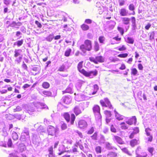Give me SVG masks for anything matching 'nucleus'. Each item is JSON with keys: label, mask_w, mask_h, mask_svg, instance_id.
Here are the masks:
<instances>
[{"label": "nucleus", "mask_w": 157, "mask_h": 157, "mask_svg": "<svg viewBox=\"0 0 157 157\" xmlns=\"http://www.w3.org/2000/svg\"><path fill=\"white\" fill-rule=\"evenodd\" d=\"M82 62H80L78 65V71L81 73L83 74L84 73L82 72V71L85 70L83 69H82Z\"/></svg>", "instance_id": "obj_24"}, {"label": "nucleus", "mask_w": 157, "mask_h": 157, "mask_svg": "<svg viewBox=\"0 0 157 157\" xmlns=\"http://www.w3.org/2000/svg\"><path fill=\"white\" fill-rule=\"evenodd\" d=\"M75 118V117L74 114L72 113L71 115V124H74V121Z\"/></svg>", "instance_id": "obj_40"}, {"label": "nucleus", "mask_w": 157, "mask_h": 157, "mask_svg": "<svg viewBox=\"0 0 157 157\" xmlns=\"http://www.w3.org/2000/svg\"><path fill=\"white\" fill-rule=\"evenodd\" d=\"M78 125L81 128H86L87 126V124L86 122L84 120H81L78 122Z\"/></svg>", "instance_id": "obj_13"}, {"label": "nucleus", "mask_w": 157, "mask_h": 157, "mask_svg": "<svg viewBox=\"0 0 157 157\" xmlns=\"http://www.w3.org/2000/svg\"><path fill=\"white\" fill-rule=\"evenodd\" d=\"M71 52V50L69 49L67 50L65 53V56H69Z\"/></svg>", "instance_id": "obj_51"}, {"label": "nucleus", "mask_w": 157, "mask_h": 157, "mask_svg": "<svg viewBox=\"0 0 157 157\" xmlns=\"http://www.w3.org/2000/svg\"><path fill=\"white\" fill-rule=\"evenodd\" d=\"M94 131V128L93 127H92L88 131L87 133L88 134H92Z\"/></svg>", "instance_id": "obj_58"}, {"label": "nucleus", "mask_w": 157, "mask_h": 157, "mask_svg": "<svg viewBox=\"0 0 157 157\" xmlns=\"http://www.w3.org/2000/svg\"><path fill=\"white\" fill-rule=\"evenodd\" d=\"M23 42V40L21 39L20 40H19L14 42V45H17L18 47H20L22 45Z\"/></svg>", "instance_id": "obj_30"}, {"label": "nucleus", "mask_w": 157, "mask_h": 157, "mask_svg": "<svg viewBox=\"0 0 157 157\" xmlns=\"http://www.w3.org/2000/svg\"><path fill=\"white\" fill-rule=\"evenodd\" d=\"M25 146L23 144H19L18 149L21 152H22L24 151L25 149Z\"/></svg>", "instance_id": "obj_25"}, {"label": "nucleus", "mask_w": 157, "mask_h": 157, "mask_svg": "<svg viewBox=\"0 0 157 157\" xmlns=\"http://www.w3.org/2000/svg\"><path fill=\"white\" fill-rule=\"evenodd\" d=\"M120 14L121 16H126L127 15L128 12L125 9L123 8L120 10L119 11Z\"/></svg>", "instance_id": "obj_21"}, {"label": "nucleus", "mask_w": 157, "mask_h": 157, "mask_svg": "<svg viewBox=\"0 0 157 157\" xmlns=\"http://www.w3.org/2000/svg\"><path fill=\"white\" fill-rule=\"evenodd\" d=\"M81 28L83 31H86L89 29V26L87 25L83 24L81 25Z\"/></svg>", "instance_id": "obj_32"}, {"label": "nucleus", "mask_w": 157, "mask_h": 157, "mask_svg": "<svg viewBox=\"0 0 157 157\" xmlns=\"http://www.w3.org/2000/svg\"><path fill=\"white\" fill-rule=\"evenodd\" d=\"M104 113L106 115V118L110 117L112 115L111 112L108 110H105L104 111Z\"/></svg>", "instance_id": "obj_35"}, {"label": "nucleus", "mask_w": 157, "mask_h": 157, "mask_svg": "<svg viewBox=\"0 0 157 157\" xmlns=\"http://www.w3.org/2000/svg\"><path fill=\"white\" fill-rule=\"evenodd\" d=\"M61 128L62 130L66 129L67 128V124L64 122L63 121L60 122Z\"/></svg>", "instance_id": "obj_28"}, {"label": "nucleus", "mask_w": 157, "mask_h": 157, "mask_svg": "<svg viewBox=\"0 0 157 157\" xmlns=\"http://www.w3.org/2000/svg\"><path fill=\"white\" fill-rule=\"evenodd\" d=\"M30 138L29 135L21 134L20 140L21 141L23 142H29L30 141Z\"/></svg>", "instance_id": "obj_12"}, {"label": "nucleus", "mask_w": 157, "mask_h": 157, "mask_svg": "<svg viewBox=\"0 0 157 157\" xmlns=\"http://www.w3.org/2000/svg\"><path fill=\"white\" fill-rule=\"evenodd\" d=\"M42 86L43 88L45 89H47L49 87L50 84L48 82H44L43 83Z\"/></svg>", "instance_id": "obj_37"}, {"label": "nucleus", "mask_w": 157, "mask_h": 157, "mask_svg": "<svg viewBox=\"0 0 157 157\" xmlns=\"http://www.w3.org/2000/svg\"><path fill=\"white\" fill-rule=\"evenodd\" d=\"M154 150V149L153 147H149L148 149V151L151 154V156L153 155V152Z\"/></svg>", "instance_id": "obj_54"}, {"label": "nucleus", "mask_w": 157, "mask_h": 157, "mask_svg": "<svg viewBox=\"0 0 157 157\" xmlns=\"http://www.w3.org/2000/svg\"><path fill=\"white\" fill-rule=\"evenodd\" d=\"M136 119L135 116H133L132 118L126 121V123L129 125H132L133 123L136 124Z\"/></svg>", "instance_id": "obj_17"}, {"label": "nucleus", "mask_w": 157, "mask_h": 157, "mask_svg": "<svg viewBox=\"0 0 157 157\" xmlns=\"http://www.w3.org/2000/svg\"><path fill=\"white\" fill-rule=\"evenodd\" d=\"M35 23L37 25L38 27L40 28H41L42 25L38 21H36Z\"/></svg>", "instance_id": "obj_63"}, {"label": "nucleus", "mask_w": 157, "mask_h": 157, "mask_svg": "<svg viewBox=\"0 0 157 157\" xmlns=\"http://www.w3.org/2000/svg\"><path fill=\"white\" fill-rule=\"evenodd\" d=\"M64 117L67 122H69L70 121V116L68 113H65L63 115Z\"/></svg>", "instance_id": "obj_29"}, {"label": "nucleus", "mask_w": 157, "mask_h": 157, "mask_svg": "<svg viewBox=\"0 0 157 157\" xmlns=\"http://www.w3.org/2000/svg\"><path fill=\"white\" fill-rule=\"evenodd\" d=\"M43 93L46 96H50L52 95V93L50 91H44L43 92Z\"/></svg>", "instance_id": "obj_44"}, {"label": "nucleus", "mask_w": 157, "mask_h": 157, "mask_svg": "<svg viewBox=\"0 0 157 157\" xmlns=\"http://www.w3.org/2000/svg\"><path fill=\"white\" fill-rule=\"evenodd\" d=\"M12 136L14 140H17L18 139V137L17 134L15 132H13L12 133Z\"/></svg>", "instance_id": "obj_36"}, {"label": "nucleus", "mask_w": 157, "mask_h": 157, "mask_svg": "<svg viewBox=\"0 0 157 157\" xmlns=\"http://www.w3.org/2000/svg\"><path fill=\"white\" fill-rule=\"evenodd\" d=\"M113 139V141L120 144H124V142L123 141L122 139L120 137L114 136Z\"/></svg>", "instance_id": "obj_11"}, {"label": "nucleus", "mask_w": 157, "mask_h": 157, "mask_svg": "<svg viewBox=\"0 0 157 157\" xmlns=\"http://www.w3.org/2000/svg\"><path fill=\"white\" fill-rule=\"evenodd\" d=\"M139 140L136 139H134L130 141L131 145L132 147H134L135 145L138 144Z\"/></svg>", "instance_id": "obj_27"}, {"label": "nucleus", "mask_w": 157, "mask_h": 157, "mask_svg": "<svg viewBox=\"0 0 157 157\" xmlns=\"http://www.w3.org/2000/svg\"><path fill=\"white\" fill-rule=\"evenodd\" d=\"M128 56V54L127 53H122L119 55L118 56L121 58H125Z\"/></svg>", "instance_id": "obj_49"}, {"label": "nucleus", "mask_w": 157, "mask_h": 157, "mask_svg": "<svg viewBox=\"0 0 157 157\" xmlns=\"http://www.w3.org/2000/svg\"><path fill=\"white\" fill-rule=\"evenodd\" d=\"M74 112L76 116H77L82 113V111L79 106H75L74 109Z\"/></svg>", "instance_id": "obj_19"}, {"label": "nucleus", "mask_w": 157, "mask_h": 157, "mask_svg": "<svg viewBox=\"0 0 157 157\" xmlns=\"http://www.w3.org/2000/svg\"><path fill=\"white\" fill-rule=\"evenodd\" d=\"M59 131V129L57 128H55L51 125H49L48 127L47 132L48 135L57 137L58 133H57Z\"/></svg>", "instance_id": "obj_2"}, {"label": "nucleus", "mask_w": 157, "mask_h": 157, "mask_svg": "<svg viewBox=\"0 0 157 157\" xmlns=\"http://www.w3.org/2000/svg\"><path fill=\"white\" fill-rule=\"evenodd\" d=\"M122 150L124 152L126 153L128 155H131V154L130 153V152L126 148H124L122 149Z\"/></svg>", "instance_id": "obj_46"}, {"label": "nucleus", "mask_w": 157, "mask_h": 157, "mask_svg": "<svg viewBox=\"0 0 157 157\" xmlns=\"http://www.w3.org/2000/svg\"><path fill=\"white\" fill-rule=\"evenodd\" d=\"M34 106L37 109H42L46 108L48 109V107L45 104L42 103L37 102L34 104Z\"/></svg>", "instance_id": "obj_10"}, {"label": "nucleus", "mask_w": 157, "mask_h": 157, "mask_svg": "<svg viewBox=\"0 0 157 157\" xmlns=\"http://www.w3.org/2000/svg\"><path fill=\"white\" fill-rule=\"evenodd\" d=\"M117 154L115 152H110L107 155V157H116Z\"/></svg>", "instance_id": "obj_33"}, {"label": "nucleus", "mask_w": 157, "mask_h": 157, "mask_svg": "<svg viewBox=\"0 0 157 157\" xmlns=\"http://www.w3.org/2000/svg\"><path fill=\"white\" fill-rule=\"evenodd\" d=\"M118 30L121 33V35H123L124 33V31L123 29L120 27H118L117 28Z\"/></svg>", "instance_id": "obj_60"}, {"label": "nucleus", "mask_w": 157, "mask_h": 157, "mask_svg": "<svg viewBox=\"0 0 157 157\" xmlns=\"http://www.w3.org/2000/svg\"><path fill=\"white\" fill-rule=\"evenodd\" d=\"M91 48V41L88 40L85 41L84 44H82L80 46V49L84 53L86 52V50L90 51Z\"/></svg>", "instance_id": "obj_1"}, {"label": "nucleus", "mask_w": 157, "mask_h": 157, "mask_svg": "<svg viewBox=\"0 0 157 157\" xmlns=\"http://www.w3.org/2000/svg\"><path fill=\"white\" fill-rule=\"evenodd\" d=\"M129 9L130 10H133L134 9V5L133 4H131L129 6Z\"/></svg>", "instance_id": "obj_59"}, {"label": "nucleus", "mask_w": 157, "mask_h": 157, "mask_svg": "<svg viewBox=\"0 0 157 157\" xmlns=\"http://www.w3.org/2000/svg\"><path fill=\"white\" fill-rule=\"evenodd\" d=\"M131 74L132 75H133L134 76L136 75L138 73V71L136 68H132L131 69Z\"/></svg>", "instance_id": "obj_38"}, {"label": "nucleus", "mask_w": 157, "mask_h": 157, "mask_svg": "<svg viewBox=\"0 0 157 157\" xmlns=\"http://www.w3.org/2000/svg\"><path fill=\"white\" fill-rule=\"evenodd\" d=\"M97 133L95 132L94 134L91 136V137L92 139L95 140H97Z\"/></svg>", "instance_id": "obj_52"}, {"label": "nucleus", "mask_w": 157, "mask_h": 157, "mask_svg": "<svg viewBox=\"0 0 157 157\" xmlns=\"http://www.w3.org/2000/svg\"><path fill=\"white\" fill-rule=\"evenodd\" d=\"M9 157H18L15 153H10L9 155Z\"/></svg>", "instance_id": "obj_64"}, {"label": "nucleus", "mask_w": 157, "mask_h": 157, "mask_svg": "<svg viewBox=\"0 0 157 157\" xmlns=\"http://www.w3.org/2000/svg\"><path fill=\"white\" fill-rule=\"evenodd\" d=\"M72 91V89L70 87H67L64 91H63V93H71Z\"/></svg>", "instance_id": "obj_50"}, {"label": "nucleus", "mask_w": 157, "mask_h": 157, "mask_svg": "<svg viewBox=\"0 0 157 157\" xmlns=\"http://www.w3.org/2000/svg\"><path fill=\"white\" fill-rule=\"evenodd\" d=\"M155 33L154 32H152L150 33L148 35H149V40H152L154 39Z\"/></svg>", "instance_id": "obj_34"}, {"label": "nucleus", "mask_w": 157, "mask_h": 157, "mask_svg": "<svg viewBox=\"0 0 157 157\" xmlns=\"http://www.w3.org/2000/svg\"><path fill=\"white\" fill-rule=\"evenodd\" d=\"M37 131L38 132L40 133L44 132V130L43 129V127L41 125H40L39 127L37 129Z\"/></svg>", "instance_id": "obj_42"}, {"label": "nucleus", "mask_w": 157, "mask_h": 157, "mask_svg": "<svg viewBox=\"0 0 157 157\" xmlns=\"http://www.w3.org/2000/svg\"><path fill=\"white\" fill-rule=\"evenodd\" d=\"M26 107L28 108V109H26V110L29 113V112H33L34 111V109L33 107H32L31 106L28 107L27 105H24V108L25 109Z\"/></svg>", "instance_id": "obj_22"}, {"label": "nucleus", "mask_w": 157, "mask_h": 157, "mask_svg": "<svg viewBox=\"0 0 157 157\" xmlns=\"http://www.w3.org/2000/svg\"><path fill=\"white\" fill-rule=\"evenodd\" d=\"M123 23L125 25H128L129 23L130 19L128 17H124L122 18Z\"/></svg>", "instance_id": "obj_26"}, {"label": "nucleus", "mask_w": 157, "mask_h": 157, "mask_svg": "<svg viewBox=\"0 0 157 157\" xmlns=\"http://www.w3.org/2000/svg\"><path fill=\"white\" fill-rule=\"evenodd\" d=\"M99 89V87L98 85L97 84H95L94 86V91H93V90H92V91H90V92H87V94L90 95H94L96 94Z\"/></svg>", "instance_id": "obj_14"}, {"label": "nucleus", "mask_w": 157, "mask_h": 157, "mask_svg": "<svg viewBox=\"0 0 157 157\" xmlns=\"http://www.w3.org/2000/svg\"><path fill=\"white\" fill-rule=\"evenodd\" d=\"M89 60L97 64L98 62L102 63L104 62V59L101 56H98L96 57L95 58L93 57H90L89 58Z\"/></svg>", "instance_id": "obj_6"}, {"label": "nucleus", "mask_w": 157, "mask_h": 157, "mask_svg": "<svg viewBox=\"0 0 157 157\" xmlns=\"http://www.w3.org/2000/svg\"><path fill=\"white\" fill-rule=\"evenodd\" d=\"M100 103L102 106L108 107L110 109H113L110 102L107 98H105L103 100H101Z\"/></svg>", "instance_id": "obj_4"}, {"label": "nucleus", "mask_w": 157, "mask_h": 157, "mask_svg": "<svg viewBox=\"0 0 157 157\" xmlns=\"http://www.w3.org/2000/svg\"><path fill=\"white\" fill-rule=\"evenodd\" d=\"M140 148L138 147L136 150V157H147V153L144 152H140Z\"/></svg>", "instance_id": "obj_9"}, {"label": "nucleus", "mask_w": 157, "mask_h": 157, "mask_svg": "<svg viewBox=\"0 0 157 157\" xmlns=\"http://www.w3.org/2000/svg\"><path fill=\"white\" fill-rule=\"evenodd\" d=\"M110 130L111 132H116V129L114 128L113 126L112 125L110 127Z\"/></svg>", "instance_id": "obj_61"}, {"label": "nucleus", "mask_w": 157, "mask_h": 157, "mask_svg": "<svg viewBox=\"0 0 157 157\" xmlns=\"http://www.w3.org/2000/svg\"><path fill=\"white\" fill-rule=\"evenodd\" d=\"M99 44L98 43H96L94 46L95 50L96 51H97L99 50Z\"/></svg>", "instance_id": "obj_57"}, {"label": "nucleus", "mask_w": 157, "mask_h": 157, "mask_svg": "<svg viewBox=\"0 0 157 157\" xmlns=\"http://www.w3.org/2000/svg\"><path fill=\"white\" fill-rule=\"evenodd\" d=\"M115 117L118 120H122L123 119L124 116L119 114L115 109L114 110Z\"/></svg>", "instance_id": "obj_18"}, {"label": "nucleus", "mask_w": 157, "mask_h": 157, "mask_svg": "<svg viewBox=\"0 0 157 157\" xmlns=\"http://www.w3.org/2000/svg\"><path fill=\"white\" fill-rule=\"evenodd\" d=\"M104 40V36H100L99 38V40L100 43H103Z\"/></svg>", "instance_id": "obj_62"}, {"label": "nucleus", "mask_w": 157, "mask_h": 157, "mask_svg": "<svg viewBox=\"0 0 157 157\" xmlns=\"http://www.w3.org/2000/svg\"><path fill=\"white\" fill-rule=\"evenodd\" d=\"M125 41L129 44H133L134 42V39L133 38L128 36L125 39Z\"/></svg>", "instance_id": "obj_20"}, {"label": "nucleus", "mask_w": 157, "mask_h": 157, "mask_svg": "<svg viewBox=\"0 0 157 157\" xmlns=\"http://www.w3.org/2000/svg\"><path fill=\"white\" fill-rule=\"evenodd\" d=\"M105 145L106 148L108 150H112L114 148V147L111 144L108 142H106L105 143Z\"/></svg>", "instance_id": "obj_23"}, {"label": "nucleus", "mask_w": 157, "mask_h": 157, "mask_svg": "<svg viewBox=\"0 0 157 157\" xmlns=\"http://www.w3.org/2000/svg\"><path fill=\"white\" fill-rule=\"evenodd\" d=\"M126 49V48L125 47V46L124 45H123L121 47L118 48V50H119L120 51H124Z\"/></svg>", "instance_id": "obj_55"}, {"label": "nucleus", "mask_w": 157, "mask_h": 157, "mask_svg": "<svg viewBox=\"0 0 157 157\" xmlns=\"http://www.w3.org/2000/svg\"><path fill=\"white\" fill-rule=\"evenodd\" d=\"M8 127L6 126L4 127L1 131L2 135L5 137L7 136L8 135Z\"/></svg>", "instance_id": "obj_16"}, {"label": "nucleus", "mask_w": 157, "mask_h": 157, "mask_svg": "<svg viewBox=\"0 0 157 157\" xmlns=\"http://www.w3.org/2000/svg\"><path fill=\"white\" fill-rule=\"evenodd\" d=\"M151 130L149 128H147L145 129V132L147 136H150L151 135L150 134V131Z\"/></svg>", "instance_id": "obj_41"}, {"label": "nucleus", "mask_w": 157, "mask_h": 157, "mask_svg": "<svg viewBox=\"0 0 157 157\" xmlns=\"http://www.w3.org/2000/svg\"><path fill=\"white\" fill-rule=\"evenodd\" d=\"M109 23L110 24L109 26V28L111 29H113L116 24V22L113 21H109Z\"/></svg>", "instance_id": "obj_39"}, {"label": "nucleus", "mask_w": 157, "mask_h": 157, "mask_svg": "<svg viewBox=\"0 0 157 157\" xmlns=\"http://www.w3.org/2000/svg\"><path fill=\"white\" fill-rule=\"evenodd\" d=\"M12 141L10 139H9L7 142V145L8 147H11L12 146Z\"/></svg>", "instance_id": "obj_56"}, {"label": "nucleus", "mask_w": 157, "mask_h": 157, "mask_svg": "<svg viewBox=\"0 0 157 157\" xmlns=\"http://www.w3.org/2000/svg\"><path fill=\"white\" fill-rule=\"evenodd\" d=\"M59 132L57 133H58L57 137L55 136L54 137L55 138H56V139L58 140L57 141H59L62 139L61 134H59Z\"/></svg>", "instance_id": "obj_48"}, {"label": "nucleus", "mask_w": 157, "mask_h": 157, "mask_svg": "<svg viewBox=\"0 0 157 157\" xmlns=\"http://www.w3.org/2000/svg\"><path fill=\"white\" fill-rule=\"evenodd\" d=\"M21 134L26 135H29V129L27 128H25Z\"/></svg>", "instance_id": "obj_43"}, {"label": "nucleus", "mask_w": 157, "mask_h": 157, "mask_svg": "<svg viewBox=\"0 0 157 157\" xmlns=\"http://www.w3.org/2000/svg\"><path fill=\"white\" fill-rule=\"evenodd\" d=\"M22 50L20 49H16L14 51V56L16 58L19 56L18 58L16 59L15 61L18 64H19L22 59V55H21Z\"/></svg>", "instance_id": "obj_3"}, {"label": "nucleus", "mask_w": 157, "mask_h": 157, "mask_svg": "<svg viewBox=\"0 0 157 157\" xmlns=\"http://www.w3.org/2000/svg\"><path fill=\"white\" fill-rule=\"evenodd\" d=\"M22 110V109L21 107L19 106H18L15 109H14V112H19L21 111Z\"/></svg>", "instance_id": "obj_53"}, {"label": "nucleus", "mask_w": 157, "mask_h": 157, "mask_svg": "<svg viewBox=\"0 0 157 157\" xmlns=\"http://www.w3.org/2000/svg\"><path fill=\"white\" fill-rule=\"evenodd\" d=\"M82 72L84 73L83 75L86 77H89L90 78H93L98 74V71L96 70L94 71H86L85 70L82 71Z\"/></svg>", "instance_id": "obj_5"}, {"label": "nucleus", "mask_w": 157, "mask_h": 157, "mask_svg": "<svg viewBox=\"0 0 157 157\" xmlns=\"http://www.w3.org/2000/svg\"><path fill=\"white\" fill-rule=\"evenodd\" d=\"M54 38L53 35L50 34L48 36L45 38V40L51 42Z\"/></svg>", "instance_id": "obj_31"}, {"label": "nucleus", "mask_w": 157, "mask_h": 157, "mask_svg": "<svg viewBox=\"0 0 157 157\" xmlns=\"http://www.w3.org/2000/svg\"><path fill=\"white\" fill-rule=\"evenodd\" d=\"M62 100L64 103L66 104H69L71 101V98L70 96L63 97Z\"/></svg>", "instance_id": "obj_15"}, {"label": "nucleus", "mask_w": 157, "mask_h": 157, "mask_svg": "<svg viewBox=\"0 0 157 157\" xmlns=\"http://www.w3.org/2000/svg\"><path fill=\"white\" fill-rule=\"evenodd\" d=\"M93 111L95 113V117L98 119L101 118V116L100 113V108L99 106L95 105L93 108Z\"/></svg>", "instance_id": "obj_7"}, {"label": "nucleus", "mask_w": 157, "mask_h": 157, "mask_svg": "<svg viewBox=\"0 0 157 157\" xmlns=\"http://www.w3.org/2000/svg\"><path fill=\"white\" fill-rule=\"evenodd\" d=\"M95 150L97 153H101V147L99 146L97 147Z\"/></svg>", "instance_id": "obj_47"}, {"label": "nucleus", "mask_w": 157, "mask_h": 157, "mask_svg": "<svg viewBox=\"0 0 157 157\" xmlns=\"http://www.w3.org/2000/svg\"><path fill=\"white\" fill-rule=\"evenodd\" d=\"M121 128L122 129H127L128 128V126L125 124L124 122H122L121 123Z\"/></svg>", "instance_id": "obj_45"}, {"label": "nucleus", "mask_w": 157, "mask_h": 157, "mask_svg": "<svg viewBox=\"0 0 157 157\" xmlns=\"http://www.w3.org/2000/svg\"><path fill=\"white\" fill-rule=\"evenodd\" d=\"M74 94L75 95V98L78 101H81L86 99V96L82 93H79L76 94V93H75Z\"/></svg>", "instance_id": "obj_8"}]
</instances>
